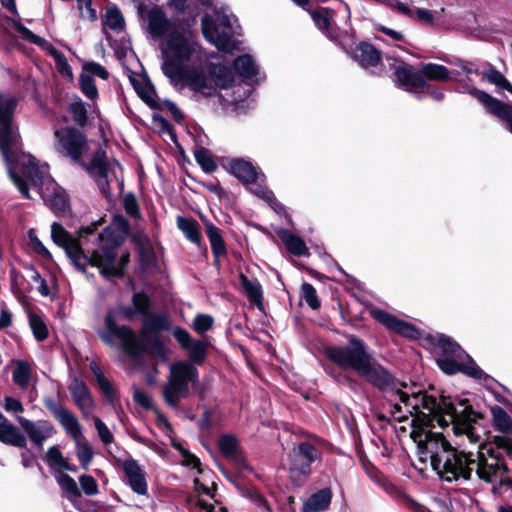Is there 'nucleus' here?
<instances>
[{
	"label": "nucleus",
	"mask_w": 512,
	"mask_h": 512,
	"mask_svg": "<svg viewBox=\"0 0 512 512\" xmlns=\"http://www.w3.org/2000/svg\"><path fill=\"white\" fill-rule=\"evenodd\" d=\"M169 328L168 318L163 314H155L147 317L144 321V326L141 335L138 336L142 339L144 344L143 353L147 350V342L150 341L156 349H161L162 344L157 336H153L160 330H167Z\"/></svg>",
	"instance_id": "nucleus-20"
},
{
	"label": "nucleus",
	"mask_w": 512,
	"mask_h": 512,
	"mask_svg": "<svg viewBox=\"0 0 512 512\" xmlns=\"http://www.w3.org/2000/svg\"><path fill=\"white\" fill-rule=\"evenodd\" d=\"M237 20L227 9L215 10L213 14H206L201 21L202 33L205 39L223 52L235 49Z\"/></svg>",
	"instance_id": "nucleus-9"
},
{
	"label": "nucleus",
	"mask_w": 512,
	"mask_h": 512,
	"mask_svg": "<svg viewBox=\"0 0 512 512\" xmlns=\"http://www.w3.org/2000/svg\"><path fill=\"white\" fill-rule=\"evenodd\" d=\"M132 315L130 308L119 307L110 309L104 319L105 328L99 333L100 338L108 345L114 346L115 339L121 343V347L125 354L131 358H138L144 349L142 339L138 337L129 327L118 325L121 319H127Z\"/></svg>",
	"instance_id": "nucleus-8"
},
{
	"label": "nucleus",
	"mask_w": 512,
	"mask_h": 512,
	"mask_svg": "<svg viewBox=\"0 0 512 512\" xmlns=\"http://www.w3.org/2000/svg\"><path fill=\"white\" fill-rule=\"evenodd\" d=\"M492 411H493L495 427L501 432L511 433L512 432L511 417L500 407L494 408Z\"/></svg>",
	"instance_id": "nucleus-44"
},
{
	"label": "nucleus",
	"mask_w": 512,
	"mask_h": 512,
	"mask_svg": "<svg viewBox=\"0 0 512 512\" xmlns=\"http://www.w3.org/2000/svg\"><path fill=\"white\" fill-rule=\"evenodd\" d=\"M197 505L203 510V512H226V508L222 505L208 503L201 498L198 499Z\"/></svg>",
	"instance_id": "nucleus-64"
},
{
	"label": "nucleus",
	"mask_w": 512,
	"mask_h": 512,
	"mask_svg": "<svg viewBox=\"0 0 512 512\" xmlns=\"http://www.w3.org/2000/svg\"><path fill=\"white\" fill-rule=\"evenodd\" d=\"M484 79H486L491 84L496 85L499 88L505 89L512 93V85L509 81L504 77L502 73L495 69H489L482 73Z\"/></svg>",
	"instance_id": "nucleus-45"
},
{
	"label": "nucleus",
	"mask_w": 512,
	"mask_h": 512,
	"mask_svg": "<svg viewBox=\"0 0 512 512\" xmlns=\"http://www.w3.org/2000/svg\"><path fill=\"white\" fill-rule=\"evenodd\" d=\"M75 442V452L76 456L80 462L82 468L86 469L92 459H93V451L90 444L83 438H79L74 441Z\"/></svg>",
	"instance_id": "nucleus-40"
},
{
	"label": "nucleus",
	"mask_w": 512,
	"mask_h": 512,
	"mask_svg": "<svg viewBox=\"0 0 512 512\" xmlns=\"http://www.w3.org/2000/svg\"><path fill=\"white\" fill-rule=\"evenodd\" d=\"M91 370H92V372H93V374L95 376V379H96V382H97V385H98L99 389L102 391L104 396L110 402L113 403L114 398H115V392H114V388L112 387L111 383L104 376L102 370L96 364H93L91 366Z\"/></svg>",
	"instance_id": "nucleus-41"
},
{
	"label": "nucleus",
	"mask_w": 512,
	"mask_h": 512,
	"mask_svg": "<svg viewBox=\"0 0 512 512\" xmlns=\"http://www.w3.org/2000/svg\"><path fill=\"white\" fill-rule=\"evenodd\" d=\"M128 234L127 221L117 216L111 225L99 234V247L90 255L82 248L80 239L74 238L63 226L57 222L51 225V237L55 244L62 247L74 266L84 271L88 265L99 268L105 277H113L121 274L122 267L115 265V248L119 246Z\"/></svg>",
	"instance_id": "nucleus-4"
},
{
	"label": "nucleus",
	"mask_w": 512,
	"mask_h": 512,
	"mask_svg": "<svg viewBox=\"0 0 512 512\" xmlns=\"http://www.w3.org/2000/svg\"><path fill=\"white\" fill-rule=\"evenodd\" d=\"M332 499L330 488H323L313 493L303 505V512H323L328 509Z\"/></svg>",
	"instance_id": "nucleus-26"
},
{
	"label": "nucleus",
	"mask_w": 512,
	"mask_h": 512,
	"mask_svg": "<svg viewBox=\"0 0 512 512\" xmlns=\"http://www.w3.org/2000/svg\"><path fill=\"white\" fill-rule=\"evenodd\" d=\"M124 208L126 213L133 218H137L140 214L137 200L133 195L125 196Z\"/></svg>",
	"instance_id": "nucleus-60"
},
{
	"label": "nucleus",
	"mask_w": 512,
	"mask_h": 512,
	"mask_svg": "<svg viewBox=\"0 0 512 512\" xmlns=\"http://www.w3.org/2000/svg\"><path fill=\"white\" fill-rule=\"evenodd\" d=\"M32 368L26 361H16L15 368L12 373L13 382L21 389H26L30 383Z\"/></svg>",
	"instance_id": "nucleus-36"
},
{
	"label": "nucleus",
	"mask_w": 512,
	"mask_h": 512,
	"mask_svg": "<svg viewBox=\"0 0 512 512\" xmlns=\"http://www.w3.org/2000/svg\"><path fill=\"white\" fill-rule=\"evenodd\" d=\"M54 147L60 154L78 162L88 149L86 137L76 128L62 127L54 132Z\"/></svg>",
	"instance_id": "nucleus-12"
},
{
	"label": "nucleus",
	"mask_w": 512,
	"mask_h": 512,
	"mask_svg": "<svg viewBox=\"0 0 512 512\" xmlns=\"http://www.w3.org/2000/svg\"><path fill=\"white\" fill-rule=\"evenodd\" d=\"M69 112L73 120L79 125H84L87 121V111L82 101H76L69 105Z\"/></svg>",
	"instance_id": "nucleus-52"
},
{
	"label": "nucleus",
	"mask_w": 512,
	"mask_h": 512,
	"mask_svg": "<svg viewBox=\"0 0 512 512\" xmlns=\"http://www.w3.org/2000/svg\"><path fill=\"white\" fill-rule=\"evenodd\" d=\"M16 107L17 99L14 96L0 93V153L11 181L23 197H28L27 187L17 175L15 166L22 155H29L22 150L19 130L13 121Z\"/></svg>",
	"instance_id": "nucleus-5"
},
{
	"label": "nucleus",
	"mask_w": 512,
	"mask_h": 512,
	"mask_svg": "<svg viewBox=\"0 0 512 512\" xmlns=\"http://www.w3.org/2000/svg\"><path fill=\"white\" fill-rule=\"evenodd\" d=\"M17 422L30 441L39 447L55 433L53 425L47 420L31 421L19 416L17 417Z\"/></svg>",
	"instance_id": "nucleus-18"
},
{
	"label": "nucleus",
	"mask_w": 512,
	"mask_h": 512,
	"mask_svg": "<svg viewBox=\"0 0 512 512\" xmlns=\"http://www.w3.org/2000/svg\"><path fill=\"white\" fill-rule=\"evenodd\" d=\"M319 450L308 442H302L293 448L290 453L292 473L307 476L311 470V464L319 458Z\"/></svg>",
	"instance_id": "nucleus-16"
},
{
	"label": "nucleus",
	"mask_w": 512,
	"mask_h": 512,
	"mask_svg": "<svg viewBox=\"0 0 512 512\" xmlns=\"http://www.w3.org/2000/svg\"><path fill=\"white\" fill-rule=\"evenodd\" d=\"M133 400L145 409L152 407V401L148 393L140 389H134Z\"/></svg>",
	"instance_id": "nucleus-61"
},
{
	"label": "nucleus",
	"mask_w": 512,
	"mask_h": 512,
	"mask_svg": "<svg viewBox=\"0 0 512 512\" xmlns=\"http://www.w3.org/2000/svg\"><path fill=\"white\" fill-rule=\"evenodd\" d=\"M132 84L141 99L149 106L153 107L155 105V90L151 84L148 82H138L136 80H132Z\"/></svg>",
	"instance_id": "nucleus-43"
},
{
	"label": "nucleus",
	"mask_w": 512,
	"mask_h": 512,
	"mask_svg": "<svg viewBox=\"0 0 512 512\" xmlns=\"http://www.w3.org/2000/svg\"><path fill=\"white\" fill-rule=\"evenodd\" d=\"M198 379V370L187 361H177L170 365L167 383L163 386L165 402L173 407H178L181 399L189 394L190 383Z\"/></svg>",
	"instance_id": "nucleus-11"
},
{
	"label": "nucleus",
	"mask_w": 512,
	"mask_h": 512,
	"mask_svg": "<svg viewBox=\"0 0 512 512\" xmlns=\"http://www.w3.org/2000/svg\"><path fill=\"white\" fill-rule=\"evenodd\" d=\"M138 5V13L145 20L153 37H163L161 42V70L170 84L179 92L186 90L199 101L217 94L218 89H227L234 82V73L228 66L211 63L204 67L205 56L202 46L190 31L176 21L171 22L158 7L147 10Z\"/></svg>",
	"instance_id": "nucleus-1"
},
{
	"label": "nucleus",
	"mask_w": 512,
	"mask_h": 512,
	"mask_svg": "<svg viewBox=\"0 0 512 512\" xmlns=\"http://www.w3.org/2000/svg\"><path fill=\"white\" fill-rule=\"evenodd\" d=\"M353 59L363 68L375 67L380 62V53L371 44L362 42L356 45L352 52Z\"/></svg>",
	"instance_id": "nucleus-25"
},
{
	"label": "nucleus",
	"mask_w": 512,
	"mask_h": 512,
	"mask_svg": "<svg viewBox=\"0 0 512 512\" xmlns=\"http://www.w3.org/2000/svg\"><path fill=\"white\" fill-rule=\"evenodd\" d=\"M373 318L384 325L391 331H394L402 336L408 338H417L419 336V330L413 325L398 319L397 317L389 314L381 309H374L371 311Z\"/></svg>",
	"instance_id": "nucleus-19"
},
{
	"label": "nucleus",
	"mask_w": 512,
	"mask_h": 512,
	"mask_svg": "<svg viewBox=\"0 0 512 512\" xmlns=\"http://www.w3.org/2000/svg\"><path fill=\"white\" fill-rule=\"evenodd\" d=\"M88 170L95 179L101 193L107 198L110 197L113 186L120 185L114 168L107 160L106 152L101 148L94 153Z\"/></svg>",
	"instance_id": "nucleus-13"
},
{
	"label": "nucleus",
	"mask_w": 512,
	"mask_h": 512,
	"mask_svg": "<svg viewBox=\"0 0 512 512\" xmlns=\"http://www.w3.org/2000/svg\"><path fill=\"white\" fill-rule=\"evenodd\" d=\"M240 281L249 300L257 307H260L263 302V291L259 281L257 279H249L244 274L240 275Z\"/></svg>",
	"instance_id": "nucleus-34"
},
{
	"label": "nucleus",
	"mask_w": 512,
	"mask_h": 512,
	"mask_svg": "<svg viewBox=\"0 0 512 512\" xmlns=\"http://www.w3.org/2000/svg\"><path fill=\"white\" fill-rule=\"evenodd\" d=\"M0 441L18 448L27 446L26 436L0 413Z\"/></svg>",
	"instance_id": "nucleus-24"
},
{
	"label": "nucleus",
	"mask_w": 512,
	"mask_h": 512,
	"mask_svg": "<svg viewBox=\"0 0 512 512\" xmlns=\"http://www.w3.org/2000/svg\"><path fill=\"white\" fill-rule=\"evenodd\" d=\"M15 166L16 173L26 185L27 190L29 191V187L22 174L30 179L45 204L55 214L65 213L68 210L69 203L67 195L64 189L50 176L46 164L39 165L36 159L29 154L22 155L21 160L17 161ZM27 198H30L29 193Z\"/></svg>",
	"instance_id": "nucleus-6"
},
{
	"label": "nucleus",
	"mask_w": 512,
	"mask_h": 512,
	"mask_svg": "<svg viewBox=\"0 0 512 512\" xmlns=\"http://www.w3.org/2000/svg\"><path fill=\"white\" fill-rule=\"evenodd\" d=\"M4 408L7 412H23L24 411V407L22 405V403L13 398V397H9V396H6L4 398Z\"/></svg>",
	"instance_id": "nucleus-63"
},
{
	"label": "nucleus",
	"mask_w": 512,
	"mask_h": 512,
	"mask_svg": "<svg viewBox=\"0 0 512 512\" xmlns=\"http://www.w3.org/2000/svg\"><path fill=\"white\" fill-rule=\"evenodd\" d=\"M56 420L59 422L65 433L73 439V441L83 438L82 426L76 417L69 409H65Z\"/></svg>",
	"instance_id": "nucleus-28"
},
{
	"label": "nucleus",
	"mask_w": 512,
	"mask_h": 512,
	"mask_svg": "<svg viewBox=\"0 0 512 512\" xmlns=\"http://www.w3.org/2000/svg\"><path fill=\"white\" fill-rule=\"evenodd\" d=\"M68 389L75 405L81 411L82 416L84 418H89L93 412L95 404L85 382L79 378H74Z\"/></svg>",
	"instance_id": "nucleus-21"
},
{
	"label": "nucleus",
	"mask_w": 512,
	"mask_h": 512,
	"mask_svg": "<svg viewBox=\"0 0 512 512\" xmlns=\"http://www.w3.org/2000/svg\"><path fill=\"white\" fill-rule=\"evenodd\" d=\"M347 346H330L326 356L345 370H352L365 381L378 388L390 405L393 418L399 422L408 419V414L419 408L420 404L434 411L437 405L434 397L417 392L409 395L402 390L406 385L397 382L394 377L368 351L367 345L356 336H349Z\"/></svg>",
	"instance_id": "nucleus-3"
},
{
	"label": "nucleus",
	"mask_w": 512,
	"mask_h": 512,
	"mask_svg": "<svg viewBox=\"0 0 512 512\" xmlns=\"http://www.w3.org/2000/svg\"><path fill=\"white\" fill-rule=\"evenodd\" d=\"M211 0H170V5L180 12L197 14L200 7L210 5Z\"/></svg>",
	"instance_id": "nucleus-39"
},
{
	"label": "nucleus",
	"mask_w": 512,
	"mask_h": 512,
	"mask_svg": "<svg viewBox=\"0 0 512 512\" xmlns=\"http://www.w3.org/2000/svg\"><path fill=\"white\" fill-rule=\"evenodd\" d=\"M77 7L82 19L88 21H95L97 19V13L92 8L91 0H77Z\"/></svg>",
	"instance_id": "nucleus-55"
},
{
	"label": "nucleus",
	"mask_w": 512,
	"mask_h": 512,
	"mask_svg": "<svg viewBox=\"0 0 512 512\" xmlns=\"http://www.w3.org/2000/svg\"><path fill=\"white\" fill-rule=\"evenodd\" d=\"M104 31L109 28L114 32H121L125 26V20L117 7H110L107 9L104 16Z\"/></svg>",
	"instance_id": "nucleus-37"
},
{
	"label": "nucleus",
	"mask_w": 512,
	"mask_h": 512,
	"mask_svg": "<svg viewBox=\"0 0 512 512\" xmlns=\"http://www.w3.org/2000/svg\"><path fill=\"white\" fill-rule=\"evenodd\" d=\"M195 159L205 172L211 173L217 168L212 156L204 148H200L195 151Z\"/></svg>",
	"instance_id": "nucleus-49"
},
{
	"label": "nucleus",
	"mask_w": 512,
	"mask_h": 512,
	"mask_svg": "<svg viewBox=\"0 0 512 512\" xmlns=\"http://www.w3.org/2000/svg\"><path fill=\"white\" fill-rule=\"evenodd\" d=\"M79 82H80L81 90L87 98H89L91 100H94L97 98L98 89L95 85L93 77H91L90 75H87V74H81Z\"/></svg>",
	"instance_id": "nucleus-50"
},
{
	"label": "nucleus",
	"mask_w": 512,
	"mask_h": 512,
	"mask_svg": "<svg viewBox=\"0 0 512 512\" xmlns=\"http://www.w3.org/2000/svg\"><path fill=\"white\" fill-rule=\"evenodd\" d=\"M213 323L214 319L210 315L198 314L193 321L192 328L195 332L203 334L212 328Z\"/></svg>",
	"instance_id": "nucleus-53"
},
{
	"label": "nucleus",
	"mask_w": 512,
	"mask_h": 512,
	"mask_svg": "<svg viewBox=\"0 0 512 512\" xmlns=\"http://www.w3.org/2000/svg\"><path fill=\"white\" fill-rule=\"evenodd\" d=\"M463 92L473 95L492 115L509 124L512 133V106L492 97L488 93L476 88H463Z\"/></svg>",
	"instance_id": "nucleus-15"
},
{
	"label": "nucleus",
	"mask_w": 512,
	"mask_h": 512,
	"mask_svg": "<svg viewBox=\"0 0 512 512\" xmlns=\"http://www.w3.org/2000/svg\"><path fill=\"white\" fill-rule=\"evenodd\" d=\"M234 68L239 76L245 80H253L259 74V67L254 58L249 54L236 58L234 60Z\"/></svg>",
	"instance_id": "nucleus-30"
},
{
	"label": "nucleus",
	"mask_w": 512,
	"mask_h": 512,
	"mask_svg": "<svg viewBox=\"0 0 512 512\" xmlns=\"http://www.w3.org/2000/svg\"><path fill=\"white\" fill-rule=\"evenodd\" d=\"M172 333L181 348L187 352L188 363L195 366L201 365L205 361L209 342L193 339L190 333L181 327H176Z\"/></svg>",
	"instance_id": "nucleus-14"
},
{
	"label": "nucleus",
	"mask_w": 512,
	"mask_h": 512,
	"mask_svg": "<svg viewBox=\"0 0 512 512\" xmlns=\"http://www.w3.org/2000/svg\"><path fill=\"white\" fill-rule=\"evenodd\" d=\"M225 168L244 184H253L260 178L265 177L260 168L248 158L228 159Z\"/></svg>",
	"instance_id": "nucleus-17"
},
{
	"label": "nucleus",
	"mask_w": 512,
	"mask_h": 512,
	"mask_svg": "<svg viewBox=\"0 0 512 512\" xmlns=\"http://www.w3.org/2000/svg\"><path fill=\"white\" fill-rule=\"evenodd\" d=\"M81 74H87L92 76H98L101 79L106 80L108 78L107 70L96 62H87L83 65V71Z\"/></svg>",
	"instance_id": "nucleus-58"
},
{
	"label": "nucleus",
	"mask_w": 512,
	"mask_h": 512,
	"mask_svg": "<svg viewBox=\"0 0 512 512\" xmlns=\"http://www.w3.org/2000/svg\"><path fill=\"white\" fill-rule=\"evenodd\" d=\"M472 473L476 477L492 485L493 491L497 486H509L511 484L508 469L505 464L502 451L492 443L482 444L472 454Z\"/></svg>",
	"instance_id": "nucleus-7"
},
{
	"label": "nucleus",
	"mask_w": 512,
	"mask_h": 512,
	"mask_svg": "<svg viewBox=\"0 0 512 512\" xmlns=\"http://www.w3.org/2000/svg\"><path fill=\"white\" fill-rule=\"evenodd\" d=\"M132 302L135 309L141 313H145L150 305L148 296L141 292L135 293L133 295Z\"/></svg>",
	"instance_id": "nucleus-59"
},
{
	"label": "nucleus",
	"mask_w": 512,
	"mask_h": 512,
	"mask_svg": "<svg viewBox=\"0 0 512 512\" xmlns=\"http://www.w3.org/2000/svg\"><path fill=\"white\" fill-rule=\"evenodd\" d=\"M421 74L425 80L445 81L450 78V72L445 66L434 63L423 64Z\"/></svg>",
	"instance_id": "nucleus-38"
},
{
	"label": "nucleus",
	"mask_w": 512,
	"mask_h": 512,
	"mask_svg": "<svg viewBox=\"0 0 512 512\" xmlns=\"http://www.w3.org/2000/svg\"><path fill=\"white\" fill-rule=\"evenodd\" d=\"M206 233L211 244L215 264L218 263L220 257L226 255V246L222 238L220 230L210 222L206 223Z\"/></svg>",
	"instance_id": "nucleus-32"
},
{
	"label": "nucleus",
	"mask_w": 512,
	"mask_h": 512,
	"mask_svg": "<svg viewBox=\"0 0 512 512\" xmlns=\"http://www.w3.org/2000/svg\"><path fill=\"white\" fill-rule=\"evenodd\" d=\"M218 446L226 457H235L238 452V441L232 435H223L219 439Z\"/></svg>",
	"instance_id": "nucleus-47"
},
{
	"label": "nucleus",
	"mask_w": 512,
	"mask_h": 512,
	"mask_svg": "<svg viewBox=\"0 0 512 512\" xmlns=\"http://www.w3.org/2000/svg\"><path fill=\"white\" fill-rule=\"evenodd\" d=\"M29 237L31 240V245L36 253L45 258H51V254L48 249L43 245V243L33 234L32 231L29 232Z\"/></svg>",
	"instance_id": "nucleus-62"
},
{
	"label": "nucleus",
	"mask_w": 512,
	"mask_h": 512,
	"mask_svg": "<svg viewBox=\"0 0 512 512\" xmlns=\"http://www.w3.org/2000/svg\"><path fill=\"white\" fill-rule=\"evenodd\" d=\"M394 75L399 85L407 90L425 86V79L421 74V70L417 71L410 65L400 64L396 67Z\"/></svg>",
	"instance_id": "nucleus-23"
},
{
	"label": "nucleus",
	"mask_w": 512,
	"mask_h": 512,
	"mask_svg": "<svg viewBox=\"0 0 512 512\" xmlns=\"http://www.w3.org/2000/svg\"><path fill=\"white\" fill-rule=\"evenodd\" d=\"M436 409L429 412L421 404L409 416L412 420L410 436L417 447L421 464H430L432 469L445 481H468L472 477L473 452L459 451L452 447L442 434L428 429L434 421L441 427L452 425L456 435L470 436L478 414L473 411L467 399L436 398Z\"/></svg>",
	"instance_id": "nucleus-2"
},
{
	"label": "nucleus",
	"mask_w": 512,
	"mask_h": 512,
	"mask_svg": "<svg viewBox=\"0 0 512 512\" xmlns=\"http://www.w3.org/2000/svg\"><path fill=\"white\" fill-rule=\"evenodd\" d=\"M56 480L69 499L80 497L81 492L76 481L71 476L65 473H60L56 477Z\"/></svg>",
	"instance_id": "nucleus-42"
},
{
	"label": "nucleus",
	"mask_w": 512,
	"mask_h": 512,
	"mask_svg": "<svg viewBox=\"0 0 512 512\" xmlns=\"http://www.w3.org/2000/svg\"><path fill=\"white\" fill-rule=\"evenodd\" d=\"M29 325L33 332L34 337L38 341H43L48 336V329L45 322L36 314H31L29 316Z\"/></svg>",
	"instance_id": "nucleus-46"
},
{
	"label": "nucleus",
	"mask_w": 512,
	"mask_h": 512,
	"mask_svg": "<svg viewBox=\"0 0 512 512\" xmlns=\"http://www.w3.org/2000/svg\"><path fill=\"white\" fill-rule=\"evenodd\" d=\"M93 420L99 439L105 445L111 444L114 440V437L109 428L100 418L94 417Z\"/></svg>",
	"instance_id": "nucleus-54"
},
{
	"label": "nucleus",
	"mask_w": 512,
	"mask_h": 512,
	"mask_svg": "<svg viewBox=\"0 0 512 512\" xmlns=\"http://www.w3.org/2000/svg\"><path fill=\"white\" fill-rule=\"evenodd\" d=\"M123 471L131 489L139 495H145L147 493V482L138 462L132 458L127 459L123 463Z\"/></svg>",
	"instance_id": "nucleus-22"
},
{
	"label": "nucleus",
	"mask_w": 512,
	"mask_h": 512,
	"mask_svg": "<svg viewBox=\"0 0 512 512\" xmlns=\"http://www.w3.org/2000/svg\"><path fill=\"white\" fill-rule=\"evenodd\" d=\"M177 227L190 242L200 246L201 232L197 221L179 216L177 218Z\"/></svg>",
	"instance_id": "nucleus-35"
},
{
	"label": "nucleus",
	"mask_w": 512,
	"mask_h": 512,
	"mask_svg": "<svg viewBox=\"0 0 512 512\" xmlns=\"http://www.w3.org/2000/svg\"><path fill=\"white\" fill-rule=\"evenodd\" d=\"M278 237L284 243L287 251L295 256L308 255V248L302 238L287 229H279Z\"/></svg>",
	"instance_id": "nucleus-27"
},
{
	"label": "nucleus",
	"mask_w": 512,
	"mask_h": 512,
	"mask_svg": "<svg viewBox=\"0 0 512 512\" xmlns=\"http://www.w3.org/2000/svg\"><path fill=\"white\" fill-rule=\"evenodd\" d=\"M65 459L66 458L62 455L61 451L56 446L50 447L45 457L47 464L50 467L56 468H60L61 465L64 463Z\"/></svg>",
	"instance_id": "nucleus-57"
},
{
	"label": "nucleus",
	"mask_w": 512,
	"mask_h": 512,
	"mask_svg": "<svg viewBox=\"0 0 512 512\" xmlns=\"http://www.w3.org/2000/svg\"><path fill=\"white\" fill-rule=\"evenodd\" d=\"M262 179L260 178L253 184H247L250 192L266 201L276 213L281 214L285 212L284 206L277 201L274 193L262 183Z\"/></svg>",
	"instance_id": "nucleus-29"
},
{
	"label": "nucleus",
	"mask_w": 512,
	"mask_h": 512,
	"mask_svg": "<svg viewBox=\"0 0 512 512\" xmlns=\"http://www.w3.org/2000/svg\"><path fill=\"white\" fill-rule=\"evenodd\" d=\"M438 348L441 354L437 358V364L442 371L447 374L464 372L473 378H482L483 371L475 365L456 342L446 336H441L438 339Z\"/></svg>",
	"instance_id": "nucleus-10"
},
{
	"label": "nucleus",
	"mask_w": 512,
	"mask_h": 512,
	"mask_svg": "<svg viewBox=\"0 0 512 512\" xmlns=\"http://www.w3.org/2000/svg\"><path fill=\"white\" fill-rule=\"evenodd\" d=\"M11 27L26 41L34 43L38 46L43 47L51 56L53 51L57 49L54 48L50 43H48L43 38L35 35L31 30L26 28L21 22L17 20H10Z\"/></svg>",
	"instance_id": "nucleus-33"
},
{
	"label": "nucleus",
	"mask_w": 512,
	"mask_h": 512,
	"mask_svg": "<svg viewBox=\"0 0 512 512\" xmlns=\"http://www.w3.org/2000/svg\"><path fill=\"white\" fill-rule=\"evenodd\" d=\"M79 483L82 491L86 495L93 496L98 493V484L91 475H81L79 477Z\"/></svg>",
	"instance_id": "nucleus-56"
},
{
	"label": "nucleus",
	"mask_w": 512,
	"mask_h": 512,
	"mask_svg": "<svg viewBox=\"0 0 512 512\" xmlns=\"http://www.w3.org/2000/svg\"><path fill=\"white\" fill-rule=\"evenodd\" d=\"M301 295H302V298L305 300V302L313 310H316L320 307V301L318 300L316 290L311 284H309V283L302 284Z\"/></svg>",
	"instance_id": "nucleus-51"
},
{
	"label": "nucleus",
	"mask_w": 512,
	"mask_h": 512,
	"mask_svg": "<svg viewBox=\"0 0 512 512\" xmlns=\"http://www.w3.org/2000/svg\"><path fill=\"white\" fill-rule=\"evenodd\" d=\"M315 25L331 40L335 39L332 32L333 11L327 8H318L311 12Z\"/></svg>",
	"instance_id": "nucleus-31"
},
{
	"label": "nucleus",
	"mask_w": 512,
	"mask_h": 512,
	"mask_svg": "<svg viewBox=\"0 0 512 512\" xmlns=\"http://www.w3.org/2000/svg\"><path fill=\"white\" fill-rule=\"evenodd\" d=\"M173 446L181 453V455H182L181 463L184 466L191 467L193 469H197L198 473H202L201 462L195 455L191 454L180 443L173 442Z\"/></svg>",
	"instance_id": "nucleus-48"
}]
</instances>
